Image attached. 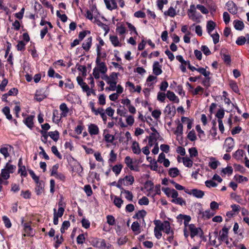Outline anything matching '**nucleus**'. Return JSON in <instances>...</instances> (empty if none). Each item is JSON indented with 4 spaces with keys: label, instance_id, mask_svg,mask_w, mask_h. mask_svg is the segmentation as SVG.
Masks as SVG:
<instances>
[{
    "label": "nucleus",
    "instance_id": "f257e3e1",
    "mask_svg": "<svg viewBox=\"0 0 249 249\" xmlns=\"http://www.w3.org/2000/svg\"><path fill=\"white\" fill-rule=\"evenodd\" d=\"M96 66L93 69L92 74L95 79H99L100 77V73H106L107 69L105 63L102 62L99 58H96Z\"/></svg>",
    "mask_w": 249,
    "mask_h": 249
},
{
    "label": "nucleus",
    "instance_id": "f03ea898",
    "mask_svg": "<svg viewBox=\"0 0 249 249\" xmlns=\"http://www.w3.org/2000/svg\"><path fill=\"white\" fill-rule=\"evenodd\" d=\"M16 169V166L11 164L10 161H9L1 169V176L4 179H7L10 178V174L13 173Z\"/></svg>",
    "mask_w": 249,
    "mask_h": 249
},
{
    "label": "nucleus",
    "instance_id": "7ed1b4c3",
    "mask_svg": "<svg viewBox=\"0 0 249 249\" xmlns=\"http://www.w3.org/2000/svg\"><path fill=\"white\" fill-rule=\"evenodd\" d=\"M134 178L132 175H127L124 178H120L116 184V187L120 189H123V186L132 185L134 182Z\"/></svg>",
    "mask_w": 249,
    "mask_h": 249
},
{
    "label": "nucleus",
    "instance_id": "20e7f679",
    "mask_svg": "<svg viewBox=\"0 0 249 249\" xmlns=\"http://www.w3.org/2000/svg\"><path fill=\"white\" fill-rule=\"evenodd\" d=\"M188 15L189 18L194 21L199 22L202 16L196 10V6L194 4H191L188 11Z\"/></svg>",
    "mask_w": 249,
    "mask_h": 249
},
{
    "label": "nucleus",
    "instance_id": "39448f33",
    "mask_svg": "<svg viewBox=\"0 0 249 249\" xmlns=\"http://www.w3.org/2000/svg\"><path fill=\"white\" fill-rule=\"evenodd\" d=\"M155 224L158 227H160V229L163 231L167 234H173L174 232L171 229L170 223L168 221H164L162 223L155 221Z\"/></svg>",
    "mask_w": 249,
    "mask_h": 249
},
{
    "label": "nucleus",
    "instance_id": "423d86ee",
    "mask_svg": "<svg viewBox=\"0 0 249 249\" xmlns=\"http://www.w3.org/2000/svg\"><path fill=\"white\" fill-rule=\"evenodd\" d=\"M187 229L190 232V235L192 238L196 236H202L203 231L200 228L196 227L194 224H191L187 226Z\"/></svg>",
    "mask_w": 249,
    "mask_h": 249
},
{
    "label": "nucleus",
    "instance_id": "0eeeda50",
    "mask_svg": "<svg viewBox=\"0 0 249 249\" xmlns=\"http://www.w3.org/2000/svg\"><path fill=\"white\" fill-rule=\"evenodd\" d=\"M124 162L126 164L127 167L129 168L131 170L135 171L136 172L139 171L140 169L139 166L134 165V162L130 157L126 156L124 160Z\"/></svg>",
    "mask_w": 249,
    "mask_h": 249
},
{
    "label": "nucleus",
    "instance_id": "6e6552de",
    "mask_svg": "<svg viewBox=\"0 0 249 249\" xmlns=\"http://www.w3.org/2000/svg\"><path fill=\"white\" fill-rule=\"evenodd\" d=\"M185 192L188 195H192L194 197L198 198H201L204 195V192L200 190L194 189L192 190L187 189L185 190Z\"/></svg>",
    "mask_w": 249,
    "mask_h": 249
},
{
    "label": "nucleus",
    "instance_id": "1a4fd4ad",
    "mask_svg": "<svg viewBox=\"0 0 249 249\" xmlns=\"http://www.w3.org/2000/svg\"><path fill=\"white\" fill-rule=\"evenodd\" d=\"M53 223L54 225H57L58 224V218L61 217L64 212V208H58L57 212L55 208L53 209Z\"/></svg>",
    "mask_w": 249,
    "mask_h": 249
},
{
    "label": "nucleus",
    "instance_id": "9d476101",
    "mask_svg": "<svg viewBox=\"0 0 249 249\" xmlns=\"http://www.w3.org/2000/svg\"><path fill=\"white\" fill-rule=\"evenodd\" d=\"M234 146V142L232 138L229 137L225 140L224 147L226 152H230L233 149Z\"/></svg>",
    "mask_w": 249,
    "mask_h": 249
},
{
    "label": "nucleus",
    "instance_id": "9b49d317",
    "mask_svg": "<svg viewBox=\"0 0 249 249\" xmlns=\"http://www.w3.org/2000/svg\"><path fill=\"white\" fill-rule=\"evenodd\" d=\"M149 184H150V190H152L153 192H152V193H151L150 192L148 193V196H150L154 197L156 195L160 194L161 191L160 185H157L154 187L153 184L151 182H149Z\"/></svg>",
    "mask_w": 249,
    "mask_h": 249
},
{
    "label": "nucleus",
    "instance_id": "f8f14e48",
    "mask_svg": "<svg viewBox=\"0 0 249 249\" xmlns=\"http://www.w3.org/2000/svg\"><path fill=\"white\" fill-rule=\"evenodd\" d=\"M178 192H177L174 196H172L171 198L172 199L171 200V202L174 204L179 205L180 206H184L186 205V201L181 197H178Z\"/></svg>",
    "mask_w": 249,
    "mask_h": 249
},
{
    "label": "nucleus",
    "instance_id": "ddd939ff",
    "mask_svg": "<svg viewBox=\"0 0 249 249\" xmlns=\"http://www.w3.org/2000/svg\"><path fill=\"white\" fill-rule=\"evenodd\" d=\"M88 130L90 136L97 135L99 133V128L95 124H90L88 125Z\"/></svg>",
    "mask_w": 249,
    "mask_h": 249
},
{
    "label": "nucleus",
    "instance_id": "4468645a",
    "mask_svg": "<svg viewBox=\"0 0 249 249\" xmlns=\"http://www.w3.org/2000/svg\"><path fill=\"white\" fill-rule=\"evenodd\" d=\"M178 221L179 223H181L183 220L184 227H186L187 225H189V222L190 221L191 218L189 215L179 214L177 217Z\"/></svg>",
    "mask_w": 249,
    "mask_h": 249
},
{
    "label": "nucleus",
    "instance_id": "2eb2a0df",
    "mask_svg": "<svg viewBox=\"0 0 249 249\" xmlns=\"http://www.w3.org/2000/svg\"><path fill=\"white\" fill-rule=\"evenodd\" d=\"M126 87L129 88V90L130 92H137L138 93H140L141 91V87L139 85L137 86L136 87L130 81H127L125 83Z\"/></svg>",
    "mask_w": 249,
    "mask_h": 249
},
{
    "label": "nucleus",
    "instance_id": "dca6fc26",
    "mask_svg": "<svg viewBox=\"0 0 249 249\" xmlns=\"http://www.w3.org/2000/svg\"><path fill=\"white\" fill-rule=\"evenodd\" d=\"M106 8L110 11L116 9L118 7L115 0H104Z\"/></svg>",
    "mask_w": 249,
    "mask_h": 249
},
{
    "label": "nucleus",
    "instance_id": "f3484780",
    "mask_svg": "<svg viewBox=\"0 0 249 249\" xmlns=\"http://www.w3.org/2000/svg\"><path fill=\"white\" fill-rule=\"evenodd\" d=\"M103 135L105 141L107 143H112L115 140L114 136L110 134L107 129L104 130Z\"/></svg>",
    "mask_w": 249,
    "mask_h": 249
},
{
    "label": "nucleus",
    "instance_id": "a211bd4d",
    "mask_svg": "<svg viewBox=\"0 0 249 249\" xmlns=\"http://www.w3.org/2000/svg\"><path fill=\"white\" fill-rule=\"evenodd\" d=\"M228 10L232 14H236L237 13L238 8L236 5L232 1H229L226 3Z\"/></svg>",
    "mask_w": 249,
    "mask_h": 249
},
{
    "label": "nucleus",
    "instance_id": "6ab92c4d",
    "mask_svg": "<svg viewBox=\"0 0 249 249\" xmlns=\"http://www.w3.org/2000/svg\"><path fill=\"white\" fill-rule=\"evenodd\" d=\"M153 72L157 76L160 75L162 72L161 66L158 61H155L153 64Z\"/></svg>",
    "mask_w": 249,
    "mask_h": 249
},
{
    "label": "nucleus",
    "instance_id": "aec40b11",
    "mask_svg": "<svg viewBox=\"0 0 249 249\" xmlns=\"http://www.w3.org/2000/svg\"><path fill=\"white\" fill-rule=\"evenodd\" d=\"M59 109L61 111V116L63 118L66 117L70 111V109L68 107L67 105L65 103H62L59 106Z\"/></svg>",
    "mask_w": 249,
    "mask_h": 249
},
{
    "label": "nucleus",
    "instance_id": "412c9836",
    "mask_svg": "<svg viewBox=\"0 0 249 249\" xmlns=\"http://www.w3.org/2000/svg\"><path fill=\"white\" fill-rule=\"evenodd\" d=\"M62 118L58 110L54 109L53 110L52 119L53 123L56 124H59Z\"/></svg>",
    "mask_w": 249,
    "mask_h": 249
},
{
    "label": "nucleus",
    "instance_id": "4be33fe9",
    "mask_svg": "<svg viewBox=\"0 0 249 249\" xmlns=\"http://www.w3.org/2000/svg\"><path fill=\"white\" fill-rule=\"evenodd\" d=\"M92 37L89 36L88 37L83 43L82 48L86 52H88L89 50L92 45Z\"/></svg>",
    "mask_w": 249,
    "mask_h": 249
},
{
    "label": "nucleus",
    "instance_id": "5701e85b",
    "mask_svg": "<svg viewBox=\"0 0 249 249\" xmlns=\"http://www.w3.org/2000/svg\"><path fill=\"white\" fill-rule=\"evenodd\" d=\"M34 116L30 115L23 120L24 124L31 129L34 127Z\"/></svg>",
    "mask_w": 249,
    "mask_h": 249
},
{
    "label": "nucleus",
    "instance_id": "b1692460",
    "mask_svg": "<svg viewBox=\"0 0 249 249\" xmlns=\"http://www.w3.org/2000/svg\"><path fill=\"white\" fill-rule=\"evenodd\" d=\"M245 156V153L242 149H238L233 154V157L238 160H242L243 158Z\"/></svg>",
    "mask_w": 249,
    "mask_h": 249
},
{
    "label": "nucleus",
    "instance_id": "393cba45",
    "mask_svg": "<svg viewBox=\"0 0 249 249\" xmlns=\"http://www.w3.org/2000/svg\"><path fill=\"white\" fill-rule=\"evenodd\" d=\"M11 148L12 147L9 145L1 147L0 148V152L6 159L9 156V152L11 151Z\"/></svg>",
    "mask_w": 249,
    "mask_h": 249
},
{
    "label": "nucleus",
    "instance_id": "a878e982",
    "mask_svg": "<svg viewBox=\"0 0 249 249\" xmlns=\"http://www.w3.org/2000/svg\"><path fill=\"white\" fill-rule=\"evenodd\" d=\"M131 149L134 154L139 155L141 153V149L139 144L136 141H134L131 145Z\"/></svg>",
    "mask_w": 249,
    "mask_h": 249
},
{
    "label": "nucleus",
    "instance_id": "bb28decb",
    "mask_svg": "<svg viewBox=\"0 0 249 249\" xmlns=\"http://www.w3.org/2000/svg\"><path fill=\"white\" fill-rule=\"evenodd\" d=\"M162 191L168 197H172L177 192L174 189H171L168 187L162 188Z\"/></svg>",
    "mask_w": 249,
    "mask_h": 249
},
{
    "label": "nucleus",
    "instance_id": "cd10ccee",
    "mask_svg": "<svg viewBox=\"0 0 249 249\" xmlns=\"http://www.w3.org/2000/svg\"><path fill=\"white\" fill-rule=\"evenodd\" d=\"M229 228L224 227L219 232V239L222 241L228 238Z\"/></svg>",
    "mask_w": 249,
    "mask_h": 249
},
{
    "label": "nucleus",
    "instance_id": "c85d7f7f",
    "mask_svg": "<svg viewBox=\"0 0 249 249\" xmlns=\"http://www.w3.org/2000/svg\"><path fill=\"white\" fill-rule=\"evenodd\" d=\"M178 126L174 131V134L178 138L179 137H181L183 134V125L180 123L179 120H178Z\"/></svg>",
    "mask_w": 249,
    "mask_h": 249
},
{
    "label": "nucleus",
    "instance_id": "c756f323",
    "mask_svg": "<svg viewBox=\"0 0 249 249\" xmlns=\"http://www.w3.org/2000/svg\"><path fill=\"white\" fill-rule=\"evenodd\" d=\"M166 96L169 100L175 103H178L179 101L178 98L172 91H168L166 93Z\"/></svg>",
    "mask_w": 249,
    "mask_h": 249
},
{
    "label": "nucleus",
    "instance_id": "7c9ffc66",
    "mask_svg": "<svg viewBox=\"0 0 249 249\" xmlns=\"http://www.w3.org/2000/svg\"><path fill=\"white\" fill-rule=\"evenodd\" d=\"M157 77L156 76L150 75L149 76L146 81V85L148 87H152L157 82Z\"/></svg>",
    "mask_w": 249,
    "mask_h": 249
},
{
    "label": "nucleus",
    "instance_id": "2f4dec72",
    "mask_svg": "<svg viewBox=\"0 0 249 249\" xmlns=\"http://www.w3.org/2000/svg\"><path fill=\"white\" fill-rule=\"evenodd\" d=\"M111 199L113 200L114 204L118 208H120L123 203V200L116 196H111Z\"/></svg>",
    "mask_w": 249,
    "mask_h": 249
},
{
    "label": "nucleus",
    "instance_id": "473e14b6",
    "mask_svg": "<svg viewBox=\"0 0 249 249\" xmlns=\"http://www.w3.org/2000/svg\"><path fill=\"white\" fill-rule=\"evenodd\" d=\"M109 40L112 44L115 47L122 46V43L119 40L118 37L116 36H110Z\"/></svg>",
    "mask_w": 249,
    "mask_h": 249
},
{
    "label": "nucleus",
    "instance_id": "72a5a7b5",
    "mask_svg": "<svg viewBox=\"0 0 249 249\" xmlns=\"http://www.w3.org/2000/svg\"><path fill=\"white\" fill-rule=\"evenodd\" d=\"M199 214L202 215V217L205 219H209L211 217L214 215V212L211 211L210 210H207L205 212H202L201 210H199Z\"/></svg>",
    "mask_w": 249,
    "mask_h": 249
},
{
    "label": "nucleus",
    "instance_id": "f704fd0d",
    "mask_svg": "<svg viewBox=\"0 0 249 249\" xmlns=\"http://www.w3.org/2000/svg\"><path fill=\"white\" fill-rule=\"evenodd\" d=\"M147 213L144 210H142L140 211H139L138 212L136 213V214L133 216V218L134 219H142L143 221L144 222V217L146 215Z\"/></svg>",
    "mask_w": 249,
    "mask_h": 249
},
{
    "label": "nucleus",
    "instance_id": "c9c22d12",
    "mask_svg": "<svg viewBox=\"0 0 249 249\" xmlns=\"http://www.w3.org/2000/svg\"><path fill=\"white\" fill-rule=\"evenodd\" d=\"M122 190L121 191V195L124 194V195L125 198L127 199L129 201H132L133 196L132 193L124 189H121Z\"/></svg>",
    "mask_w": 249,
    "mask_h": 249
},
{
    "label": "nucleus",
    "instance_id": "e433bc0d",
    "mask_svg": "<svg viewBox=\"0 0 249 249\" xmlns=\"http://www.w3.org/2000/svg\"><path fill=\"white\" fill-rule=\"evenodd\" d=\"M164 112L167 115H173L175 113V107L174 106L167 105L164 108Z\"/></svg>",
    "mask_w": 249,
    "mask_h": 249
},
{
    "label": "nucleus",
    "instance_id": "4c0bfd02",
    "mask_svg": "<svg viewBox=\"0 0 249 249\" xmlns=\"http://www.w3.org/2000/svg\"><path fill=\"white\" fill-rule=\"evenodd\" d=\"M177 8V6H175V8H173L172 6H171L167 11H166L164 12V15L165 16H168L170 17H174L177 15V12L176 11V9Z\"/></svg>",
    "mask_w": 249,
    "mask_h": 249
},
{
    "label": "nucleus",
    "instance_id": "58836bf2",
    "mask_svg": "<svg viewBox=\"0 0 249 249\" xmlns=\"http://www.w3.org/2000/svg\"><path fill=\"white\" fill-rule=\"evenodd\" d=\"M118 74L116 72H112L109 76L107 75H105L104 77V79L107 82L108 81L112 82H117V79L118 77Z\"/></svg>",
    "mask_w": 249,
    "mask_h": 249
},
{
    "label": "nucleus",
    "instance_id": "ea45409f",
    "mask_svg": "<svg viewBox=\"0 0 249 249\" xmlns=\"http://www.w3.org/2000/svg\"><path fill=\"white\" fill-rule=\"evenodd\" d=\"M215 26V23L212 20H210L207 22L206 28L207 32L209 35H211L212 32L214 29Z\"/></svg>",
    "mask_w": 249,
    "mask_h": 249
},
{
    "label": "nucleus",
    "instance_id": "a19ab883",
    "mask_svg": "<svg viewBox=\"0 0 249 249\" xmlns=\"http://www.w3.org/2000/svg\"><path fill=\"white\" fill-rule=\"evenodd\" d=\"M220 165V162L216 160L214 158L211 157L210 158V161L209 163V166L213 169H215L217 166Z\"/></svg>",
    "mask_w": 249,
    "mask_h": 249
},
{
    "label": "nucleus",
    "instance_id": "79ce46f5",
    "mask_svg": "<svg viewBox=\"0 0 249 249\" xmlns=\"http://www.w3.org/2000/svg\"><path fill=\"white\" fill-rule=\"evenodd\" d=\"M44 182H41L38 183V184H36V187L35 188V191L37 195H41L44 191Z\"/></svg>",
    "mask_w": 249,
    "mask_h": 249
},
{
    "label": "nucleus",
    "instance_id": "37998d69",
    "mask_svg": "<svg viewBox=\"0 0 249 249\" xmlns=\"http://www.w3.org/2000/svg\"><path fill=\"white\" fill-rule=\"evenodd\" d=\"M24 230L25 233L23 234V236L26 235L30 236L33 235L32 229L29 224L25 223L24 224Z\"/></svg>",
    "mask_w": 249,
    "mask_h": 249
},
{
    "label": "nucleus",
    "instance_id": "c03bdc74",
    "mask_svg": "<svg viewBox=\"0 0 249 249\" xmlns=\"http://www.w3.org/2000/svg\"><path fill=\"white\" fill-rule=\"evenodd\" d=\"M106 244L104 239H99L96 241L94 246L100 249H106Z\"/></svg>",
    "mask_w": 249,
    "mask_h": 249
},
{
    "label": "nucleus",
    "instance_id": "a18cd8bd",
    "mask_svg": "<svg viewBox=\"0 0 249 249\" xmlns=\"http://www.w3.org/2000/svg\"><path fill=\"white\" fill-rule=\"evenodd\" d=\"M196 71L202 74L205 77H206L207 79H208V81L209 80V75H210L211 73L209 71H207L206 70V69H204L203 68H198L197 69Z\"/></svg>",
    "mask_w": 249,
    "mask_h": 249
},
{
    "label": "nucleus",
    "instance_id": "49530a36",
    "mask_svg": "<svg viewBox=\"0 0 249 249\" xmlns=\"http://www.w3.org/2000/svg\"><path fill=\"white\" fill-rule=\"evenodd\" d=\"M234 27L236 30L241 31L244 27V23L240 20H235L233 21Z\"/></svg>",
    "mask_w": 249,
    "mask_h": 249
},
{
    "label": "nucleus",
    "instance_id": "de8ad7c7",
    "mask_svg": "<svg viewBox=\"0 0 249 249\" xmlns=\"http://www.w3.org/2000/svg\"><path fill=\"white\" fill-rule=\"evenodd\" d=\"M233 172V169L231 166H227L226 168H222L221 170V175L223 176L224 175H228L229 176L231 175Z\"/></svg>",
    "mask_w": 249,
    "mask_h": 249
},
{
    "label": "nucleus",
    "instance_id": "09e8293b",
    "mask_svg": "<svg viewBox=\"0 0 249 249\" xmlns=\"http://www.w3.org/2000/svg\"><path fill=\"white\" fill-rule=\"evenodd\" d=\"M196 130L198 133V136L201 140H204L205 138V134L203 130L201 128L200 125H196Z\"/></svg>",
    "mask_w": 249,
    "mask_h": 249
},
{
    "label": "nucleus",
    "instance_id": "8fccbe9b",
    "mask_svg": "<svg viewBox=\"0 0 249 249\" xmlns=\"http://www.w3.org/2000/svg\"><path fill=\"white\" fill-rule=\"evenodd\" d=\"M168 173L171 177L176 178L179 175V171L176 167L171 168L169 169Z\"/></svg>",
    "mask_w": 249,
    "mask_h": 249
},
{
    "label": "nucleus",
    "instance_id": "3c124183",
    "mask_svg": "<svg viewBox=\"0 0 249 249\" xmlns=\"http://www.w3.org/2000/svg\"><path fill=\"white\" fill-rule=\"evenodd\" d=\"M2 112L5 115L8 120H11L12 119V116L10 114V110L9 107H3L2 109Z\"/></svg>",
    "mask_w": 249,
    "mask_h": 249
},
{
    "label": "nucleus",
    "instance_id": "603ef678",
    "mask_svg": "<svg viewBox=\"0 0 249 249\" xmlns=\"http://www.w3.org/2000/svg\"><path fill=\"white\" fill-rule=\"evenodd\" d=\"M122 168L123 166L122 164H116L112 167V171L115 173V175L117 176L120 174Z\"/></svg>",
    "mask_w": 249,
    "mask_h": 249
},
{
    "label": "nucleus",
    "instance_id": "864d4df0",
    "mask_svg": "<svg viewBox=\"0 0 249 249\" xmlns=\"http://www.w3.org/2000/svg\"><path fill=\"white\" fill-rule=\"evenodd\" d=\"M54 240L55 241L54 247L57 248L62 243L63 238L62 235H56L54 238Z\"/></svg>",
    "mask_w": 249,
    "mask_h": 249
},
{
    "label": "nucleus",
    "instance_id": "5fc2aeb1",
    "mask_svg": "<svg viewBox=\"0 0 249 249\" xmlns=\"http://www.w3.org/2000/svg\"><path fill=\"white\" fill-rule=\"evenodd\" d=\"M48 135L55 142L57 141L59 138V134L57 131H50L48 133Z\"/></svg>",
    "mask_w": 249,
    "mask_h": 249
},
{
    "label": "nucleus",
    "instance_id": "6e6d98bb",
    "mask_svg": "<svg viewBox=\"0 0 249 249\" xmlns=\"http://www.w3.org/2000/svg\"><path fill=\"white\" fill-rule=\"evenodd\" d=\"M76 79L78 84L81 86L83 91L84 89H88L89 86L83 81L81 77L78 76Z\"/></svg>",
    "mask_w": 249,
    "mask_h": 249
},
{
    "label": "nucleus",
    "instance_id": "4d7b16f0",
    "mask_svg": "<svg viewBox=\"0 0 249 249\" xmlns=\"http://www.w3.org/2000/svg\"><path fill=\"white\" fill-rule=\"evenodd\" d=\"M116 31L119 35H124L125 33L126 29L123 25L121 24L117 26Z\"/></svg>",
    "mask_w": 249,
    "mask_h": 249
},
{
    "label": "nucleus",
    "instance_id": "13d9d810",
    "mask_svg": "<svg viewBox=\"0 0 249 249\" xmlns=\"http://www.w3.org/2000/svg\"><path fill=\"white\" fill-rule=\"evenodd\" d=\"M182 162L183 164L187 167H191L193 165V160H191L189 158L183 157L182 158Z\"/></svg>",
    "mask_w": 249,
    "mask_h": 249
},
{
    "label": "nucleus",
    "instance_id": "bf43d9fd",
    "mask_svg": "<svg viewBox=\"0 0 249 249\" xmlns=\"http://www.w3.org/2000/svg\"><path fill=\"white\" fill-rule=\"evenodd\" d=\"M107 83L109 85V86L108 88H106V90H108L110 91H115L116 90L117 82H112L108 81H107Z\"/></svg>",
    "mask_w": 249,
    "mask_h": 249
},
{
    "label": "nucleus",
    "instance_id": "052dcab7",
    "mask_svg": "<svg viewBox=\"0 0 249 249\" xmlns=\"http://www.w3.org/2000/svg\"><path fill=\"white\" fill-rule=\"evenodd\" d=\"M234 179L238 183H242L248 181L247 178L239 175H235Z\"/></svg>",
    "mask_w": 249,
    "mask_h": 249
},
{
    "label": "nucleus",
    "instance_id": "680f3d73",
    "mask_svg": "<svg viewBox=\"0 0 249 249\" xmlns=\"http://www.w3.org/2000/svg\"><path fill=\"white\" fill-rule=\"evenodd\" d=\"M161 114V112L160 109H155L151 112L152 117L156 120H158Z\"/></svg>",
    "mask_w": 249,
    "mask_h": 249
},
{
    "label": "nucleus",
    "instance_id": "e2e57ef3",
    "mask_svg": "<svg viewBox=\"0 0 249 249\" xmlns=\"http://www.w3.org/2000/svg\"><path fill=\"white\" fill-rule=\"evenodd\" d=\"M187 138L191 142L196 140V136L195 131L194 130H191L187 135Z\"/></svg>",
    "mask_w": 249,
    "mask_h": 249
},
{
    "label": "nucleus",
    "instance_id": "0e129e2a",
    "mask_svg": "<svg viewBox=\"0 0 249 249\" xmlns=\"http://www.w3.org/2000/svg\"><path fill=\"white\" fill-rule=\"evenodd\" d=\"M18 92V90L16 88L11 89L7 93L3 95V99L4 97H7L8 96L16 95Z\"/></svg>",
    "mask_w": 249,
    "mask_h": 249
},
{
    "label": "nucleus",
    "instance_id": "69168bd1",
    "mask_svg": "<svg viewBox=\"0 0 249 249\" xmlns=\"http://www.w3.org/2000/svg\"><path fill=\"white\" fill-rule=\"evenodd\" d=\"M70 226V223L69 221H64L60 229L61 232L62 233H64L65 230H67Z\"/></svg>",
    "mask_w": 249,
    "mask_h": 249
},
{
    "label": "nucleus",
    "instance_id": "338daca9",
    "mask_svg": "<svg viewBox=\"0 0 249 249\" xmlns=\"http://www.w3.org/2000/svg\"><path fill=\"white\" fill-rule=\"evenodd\" d=\"M225 115V111L223 108L219 109L216 112L215 116L217 118L218 120H222Z\"/></svg>",
    "mask_w": 249,
    "mask_h": 249
},
{
    "label": "nucleus",
    "instance_id": "774afa93",
    "mask_svg": "<svg viewBox=\"0 0 249 249\" xmlns=\"http://www.w3.org/2000/svg\"><path fill=\"white\" fill-rule=\"evenodd\" d=\"M189 153L191 158L196 157L198 155V152L196 147H192L189 149Z\"/></svg>",
    "mask_w": 249,
    "mask_h": 249
}]
</instances>
